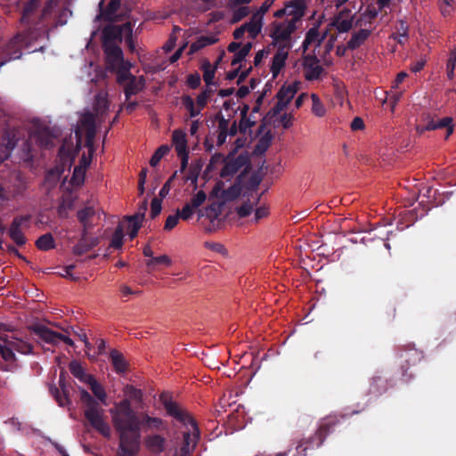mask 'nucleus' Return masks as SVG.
Segmentation results:
<instances>
[{
	"label": "nucleus",
	"mask_w": 456,
	"mask_h": 456,
	"mask_svg": "<svg viewBox=\"0 0 456 456\" xmlns=\"http://www.w3.org/2000/svg\"><path fill=\"white\" fill-rule=\"evenodd\" d=\"M258 198L255 201L251 202H244L240 207L237 208V214L240 217H246L250 215L252 212L254 206L256 204Z\"/></svg>",
	"instance_id": "53"
},
{
	"label": "nucleus",
	"mask_w": 456,
	"mask_h": 456,
	"mask_svg": "<svg viewBox=\"0 0 456 456\" xmlns=\"http://www.w3.org/2000/svg\"><path fill=\"white\" fill-rule=\"evenodd\" d=\"M296 29L297 25L286 20L282 22H273L270 37L273 38V42L279 44V45L287 43L291 44V35Z\"/></svg>",
	"instance_id": "13"
},
{
	"label": "nucleus",
	"mask_w": 456,
	"mask_h": 456,
	"mask_svg": "<svg viewBox=\"0 0 456 456\" xmlns=\"http://www.w3.org/2000/svg\"><path fill=\"white\" fill-rule=\"evenodd\" d=\"M144 86L145 79L142 76L139 77H133V78L126 84L124 88L126 101H128L132 95L137 94L142 91Z\"/></svg>",
	"instance_id": "28"
},
{
	"label": "nucleus",
	"mask_w": 456,
	"mask_h": 456,
	"mask_svg": "<svg viewBox=\"0 0 456 456\" xmlns=\"http://www.w3.org/2000/svg\"><path fill=\"white\" fill-rule=\"evenodd\" d=\"M169 151V147L167 145H161L157 149V151L154 152V154L151 156L150 159V165L151 167H156L161 159L167 154Z\"/></svg>",
	"instance_id": "48"
},
{
	"label": "nucleus",
	"mask_w": 456,
	"mask_h": 456,
	"mask_svg": "<svg viewBox=\"0 0 456 456\" xmlns=\"http://www.w3.org/2000/svg\"><path fill=\"white\" fill-rule=\"evenodd\" d=\"M4 132H17L15 139V147L21 142L19 151L20 159L24 162H32L35 158L36 149L33 147L35 142L39 148H52L54 145L55 135L51 132L49 127H41L28 134L23 128L7 127Z\"/></svg>",
	"instance_id": "4"
},
{
	"label": "nucleus",
	"mask_w": 456,
	"mask_h": 456,
	"mask_svg": "<svg viewBox=\"0 0 456 456\" xmlns=\"http://www.w3.org/2000/svg\"><path fill=\"white\" fill-rule=\"evenodd\" d=\"M299 88V82H293L289 85H283L276 94L277 100L283 101L287 102V105L290 102V101L294 98Z\"/></svg>",
	"instance_id": "31"
},
{
	"label": "nucleus",
	"mask_w": 456,
	"mask_h": 456,
	"mask_svg": "<svg viewBox=\"0 0 456 456\" xmlns=\"http://www.w3.org/2000/svg\"><path fill=\"white\" fill-rule=\"evenodd\" d=\"M371 32L372 28H361L358 31L354 32L350 40L347 42L348 49L351 51L358 49L370 37Z\"/></svg>",
	"instance_id": "24"
},
{
	"label": "nucleus",
	"mask_w": 456,
	"mask_h": 456,
	"mask_svg": "<svg viewBox=\"0 0 456 456\" xmlns=\"http://www.w3.org/2000/svg\"><path fill=\"white\" fill-rule=\"evenodd\" d=\"M172 261L170 257L167 255H162L159 256H153L151 259H149L146 263L148 267H152L156 265H164L167 266H169L171 265Z\"/></svg>",
	"instance_id": "52"
},
{
	"label": "nucleus",
	"mask_w": 456,
	"mask_h": 456,
	"mask_svg": "<svg viewBox=\"0 0 456 456\" xmlns=\"http://www.w3.org/2000/svg\"><path fill=\"white\" fill-rule=\"evenodd\" d=\"M129 68L130 64L125 62L114 69L117 72V81L118 84L123 85L126 82L127 83L134 77L130 73Z\"/></svg>",
	"instance_id": "43"
},
{
	"label": "nucleus",
	"mask_w": 456,
	"mask_h": 456,
	"mask_svg": "<svg viewBox=\"0 0 456 456\" xmlns=\"http://www.w3.org/2000/svg\"><path fill=\"white\" fill-rule=\"evenodd\" d=\"M30 329L35 335L47 344L57 345L59 342L62 341L68 346H74V342L71 338L53 331L43 324H35Z\"/></svg>",
	"instance_id": "11"
},
{
	"label": "nucleus",
	"mask_w": 456,
	"mask_h": 456,
	"mask_svg": "<svg viewBox=\"0 0 456 456\" xmlns=\"http://www.w3.org/2000/svg\"><path fill=\"white\" fill-rule=\"evenodd\" d=\"M160 399L168 416L185 427L188 425L191 426V429L183 432V439L175 454V456H190L194 451L200 438V429L195 419L187 410L183 409L172 399L165 398L164 395H161Z\"/></svg>",
	"instance_id": "3"
},
{
	"label": "nucleus",
	"mask_w": 456,
	"mask_h": 456,
	"mask_svg": "<svg viewBox=\"0 0 456 456\" xmlns=\"http://www.w3.org/2000/svg\"><path fill=\"white\" fill-rule=\"evenodd\" d=\"M102 45H116L115 41H122L121 29L118 25H107L103 28L102 33Z\"/></svg>",
	"instance_id": "25"
},
{
	"label": "nucleus",
	"mask_w": 456,
	"mask_h": 456,
	"mask_svg": "<svg viewBox=\"0 0 456 456\" xmlns=\"http://www.w3.org/2000/svg\"><path fill=\"white\" fill-rule=\"evenodd\" d=\"M69 370L76 379H79L83 383H86L89 380V378L93 377V375L86 372L84 367L77 360H73L69 362Z\"/></svg>",
	"instance_id": "37"
},
{
	"label": "nucleus",
	"mask_w": 456,
	"mask_h": 456,
	"mask_svg": "<svg viewBox=\"0 0 456 456\" xmlns=\"http://www.w3.org/2000/svg\"><path fill=\"white\" fill-rule=\"evenodd\" d=\"M382 10H379V7L376 8L373 5H368L363 12H362L359 18L355 20V27H362V26H371L372 21L378 17L379 12Z\"/></svg>",
	"instance_id": "23"
},
{
	"label": "nucleus",
	"mask_w": 456,
	"mask_h": 456,
	"mask_svg": "<svg viewBox=\"0 0 456 456\" xmlns=\"http://www.w3.org/2000/svg\"><path fill=\"white\" fill-rule=\"evenodd\" d=\"M453 119L451 117H445L442 119L436 120L435 116L430 112H423L416 125V132L422 134L425 131H432L441 128H446L445 139L453 133Z\"/></svg>",
	"instance_id": "10"
},
{
	"label": "nucleus",
	"mask_w": 456,
	"mask_h": 456,
	"mask_svg": "<svg viewBox=\"0 0 456 456\" xmlns=\"http://www.w3.org/2000/svg\"><path fill=\"white\" fill-rule=\"evenodd\" d=\"M249 14V9L247 6L239 7L233 12L232 23H237Z\"/></svg>",
	"instance_id": "57"
},
{
	"label": "nucleus",
	"mask_w": 456,
	"mask_h": 456,
	"mask_svg": "<svg viewBox=\"0 0 456 456\" xmlns=\"http://www.w3.org/2000/svg\"><path fill=\"white\" fill-rule=\"evenodd\" d=\"M126 219L127 220V229H134L136 225L142 226V223L143 221V214H134L133 216H126Z\"/></svg>",
	"instance_id": "56"
},
{
	"label": "nucleus",
	"mask_w": 456,
	"mask_h": 456,
	"mask_svg": "<svg viewBox=\"0 0 456 456\" xmlns=\"http://www.w3.org/2000/svg\"><path fill=\"white\" fill-rule=\"evenodd\" d=\"M311 98H312V102H313V106H312V111L313 113L317 116V117H323L326 113V109L324 107V105L322 103V102L320 101L319 97L313 94L311 95Z\"/></svg>",
	"instance_id": "49"
},
{
	"label": "nucleus",
	"mask_w": 456,
	"mask_h": 456,
	"mask_svg": "<svg viewBox=\"0 0 456 456\" xmlns=\"http://www.w3.org/2000/svg\"><path fill=\"white\" fill-rule=\"evenodd\" d=\"M303 68L305 77L308 81L316 80L323 72V68L319 65V60L315 55H306L304 58Z\"/></svg>",
	"instance_id": "19"
},
{
	"label": "nucleus",
	"mask_w": 456,
	"mask_h": 456,
	"mask_svg": "<svg viewBox=\"0 0 456 456\" xmlns=\"http://www.w3.org/2000/svg\"><path fill=\"white\" fill-rule=\"evenodd\" d=\"M113 426L118 435L128 438H136L137 445L141 444V430L162 431L166 428L165 422L159 417H151L142 412L140 415L132 408L128 398L121 400L110 410Z\"/></svg>",
	"instance_id": "1"
},
{
	"label": "nucleus",
	"mask_w": 456,
	"mask_h": 456,
	"mask_svg": "<svg viewBox=\"0 0 456 456\" xmlns=\"http://www.w3.org/2000/svg\"><path fill=\"white\" fill-rule=\"evenodd\" d=\"M120 5L121 0H110V3L107 4L106 8L102 12V15L104 20L109 21H116L126 16V12L122 15H118L117 13L120 8Z\"/></svg>",
	"instance_id": "29"
},
{
	"label": "nucleus",
	"mask_w": 456,
	"mask_h": 456,
	"mask_svg": "<svg viewBox=\"0 0 456 456\" xmlns=\"http://www.w3.org/2000/svg\"><path fill=\"white\" fill-rule=\"evenodd\" d=\"M166 439L159 435H151L145 437V447L153 453H160L165 449Z\"/></svg>",
	"instance_id": "30"
},
{
	"label": "nucleus",
	"mask_w": 456,
	"mask_h": 456,
	"mask_svg": "<svg viewBox=\"0 0 456 456\" xmlns=\"http://www.w3.org/2000/svg\"><path fill=\"white\" fill-rule=\"evenodd\" d=\"M207 195L203 191H199L190 201V205L194 208H198L200 207L206 200Z\"/></svg>",
	"instance_id": "58"
},
{
	"label": "nucleus",
	"mask_w": 456,
	"mask_h": 456,
	"mask_svg": "<svg viewBox=\"0 0 456 456\" xmlns=\"http://www.w3.org/2000/svg\"><path fill=\"white\" fill-rule=\"evenodd\" d=\"M290 47L291 44L288 43L278 46V49L272 59L270 69L273 78H276L281 69L284 68L289 55L288 50L290 49Z\"/></svg>",
	"instance_id": "18"
},
{
	"label": "nucleus",
	"mask_w": 456,
	"mask_h": 456,
	"mask_svg": "<svg viewBox=\"0 0 456 456\" xmlns=\"http://www.w3.org/2000/svg\"><path fill=\"white\" fill-rule=\"evenodd\" d=\"M346 415H330L322 419L316 432L306 439H302L297 446V452L301 456H306L308 450L319 448L324 442L326 436L334 430V428L340 424V420Z\"/></svg>",
	"instance_id": "8"
},
{
	"label": "nucleus",
	"mask_w": 456,
	"mask_h": 456,
	"mask_svg": "<svg viewBox=\"0 0 456 456\" xmlns=\"http://www.w3.org/2000/svg\"><path fill=\"white\" fill-rule=\"evenodd\" d=\"M172 141L175 144L177 155H182V153L188 152L186 134L183 131L175 130L173 132Z\"/></svg>",
	"instance_id": "38"
},
{
	"label": "nucleus",
	"mask_w": 456,
	"mask_h": 456,
	"mask_svg": "<svg viewBox=\"0 0 456 456\" xmlns=\"http://www.w3.org/2000/svg\"><path fill=\"white\" fill-rule=\"evenodd\" d=\"M106 64L110 69H116L125 63L122 49L116 45H102Z\"/></svg>",
	"instance_id": "17"
},
{
	"label": "nucleus",
	"mask_w": 456,
	"mask_h": 456,
	"mask_svg": "<svg viewBox=\"0 0 456 456\" xmlns=\"http://www.w3.org/2000/svg\"><path fill=\"white\" fill-rule=\"evenodd\" d=\"M162 209V199L153 198L151 204V217L152 219L156 218L161 212Z\"/></svg>",
	"instance_id": "55"
},
{
	"label": "nucleus",
	"mask_w": 456,
	"mask_h": 456,
	"mask_svg": "<svg viewBox=\"0 0 456 456\" xmlns=\"http://www.w3.org/2000/svg\"><path fill=\"white\" fill-rule=\"evenodd\" d=\"M33 346L21 339L12 338L6 335L0 336V354L4 362H0V370L4 371H12L17 367V358L14 352L22 354L32 353Z\"/></svg>",
	"instance_id": "6"
},
{
	"label": "nucleus",
	"mask_w": 456,
	"mask_h": 456,
	"mask_svg": "<svg viewBox=\"0 0 456 456\" xmlns=\"http://www.w3.org/2000/svg\"><path fill=\"white\" fill-rule=\"evenodd\" d=\"M396 354L399 359L403 379L404 382H409L413 379V374L410 373L409 370L421 362L424 358V354L417 349L414 344L408 343L398 346Z\"/></svg>",
	"instance_id": "9"
},
{
	"label": "nucleus",
	"mask_w": 456,
	"mask_h": 456,
	"mask_svg": "<svg viewBox=\"0 0 456 456\" xmlns=\"http://www.w3.org/2000/svg\"><path fill=\"white\" fill-rule=\"evenodd\" d=\"M354 25V16H348V12L341 11L335 16L332 26H334L339 33L348 32Z\"/></svg>",
	"instance_id": "22"
},
{
	"label": "nucleus",
	"mask_w": 456,
	"mask_h": 456,
	"mask_svg": "<svg viewBox=\"0 0 456 456\" xmlns=\"http://www.w3.org/2000/svg\"><path fill=\"white\" fill-rule=\"evenodd\" d=\"M217 40L214 36H201L191 45L189 53L192 54L206 46L214 45Z\"/></svg>",
	"instance_id": "39"
},
{
	"label": "nucleus",
	"mask_w": 456,
	"mask_h": 456,
	"mask_svg": "<svg viewBox=\"0 0 456 456\" xmlns=\"http://www.w3.org/2000/svg\"><path fill=\"white\" fill-rule=\"evenodd\" d=\"M240 193V189L237 185H232L227 190L223 191V196L227 200H232L236 199Z\"/></svg>",
	"instance_id": "61"
},
{
	"label": "nucleus",
	"mask_w": 456,
	"mask_h": 456,
	"mask_svg": "<svg viewBox=\"0 0 456 456\" xmlns=\"http://www.w3.org/2000/svg\"><path fill=\"white\" fill-rule=\"evenodd\" d=\"M409 27L406 21L400 20L396 27V32L391 35V37L395 39L398 44L403 45L408 40Z\"/></svg>",
	"instance_id": "41"
},
{
	"label": "nucleus",
	"mask_w": 456,
	"mask_h": 456,
	"mask_svg": "<svg viewBox=\"0 0 456 456\" xmlns=\"http://www.w3.org/2000/svg\"><path fill=\"white\" fill-rule=\"evenodd\" d=\"M17 132H3L0 141V164L7 159L15 148Z\"/></svg>",
	"instance_id": "20"
},
{
	"label": "nucleus",
	"mask_w": 456,
	"mask_h": 456,
	"mask_svg": "<svg viewBox=\"0 0 456 456\" xmlns=\"http://www.w3.org/2000/svg\"><path fill=\"white\" fill-rule=\"evenodd\" d=\"M80 401L84 406V414L90 425L105 437L110 436V425L104 420V411L85 388L80 389Z\"/></svg>",
	"instance_id": "7"
},
{
	"label": "nucleus",
	"mask_w": 456,
	"mask_h": 456,
	"mask_svg": "<svg viewBox=\"0 0 456 456\" xmlns=\"http://www.w3.org/2000/svg\"><path fill=\"white\" fill-rule=\"evenodd\" d=\"M86 384L89 385L94 395L103 404H106L107 394L103 387L100 383H98L95 378L94 376L92 378H89V380Z\"/></svg>",
	"instance_id": "40"
},
{
	"label": "nucleus",
	"mask_w": 456,
	"mask_h": 456,
	"mask_svg": "<svg viewBox=\"0 0 456 456\" xmlns=\"http://www.w3.org/2000/svg\"><path fill=\"white\" fill-rule=\"evenodd\" d=\"M387 380L381 376H374L370 384L369 394L379 396L387 390Z\"/></svg>",
	"instance_id": "35"
},
{
	"label": "nucleus",
	"mask_w": 456,
	"mask_h": 456,
	"mask_svg": "<svg viewBox=\"0 0 456 456\" xmlns=\"http://www.w3.org/2000/svg\"><path fill=\"white\" fill-rule=\"evenodd\" d=\"M100 238L90 237L88 239H79L77 243L73 247V253L76 256H82L99 245Z\"/></svg>",
	"instance_id": "27"
},
{
	"label": "nucleus",
	"mask_w": 456,
	"mask_h": 456,
	"mask_svg": "<svg viewBox=\"0 0 456 456\" xmlns=\"http://www.w3.org/2000/svg\"><path fill=\"white\" fill-rule=\"evenodd\" d=\"M53 5V0H47L43 8H41L40 0H29L25 3L20 20L28 28L20 33L30 39L33 45L39 37L47 32L48 20L52 16Z\"/></svg>",
	"instance_id": "2"
},
{
	"label": "nucleus",
	"mask_w": 456,
	"mask_h": 456,
	"mask_svg": "<svg viewBox=\"0 0 456 456\" xmlns=\"http://www.w3.org/2000/svg\"><path fill=\"white\" fill-rule=\"evenodd\" d=\"M24 50L30 53L37 51V48L20 32L10 38L0 37V68L7 62L20 59Z\"/></svg>",
	"instance_id": "5"
},
{
	"label": "nucleus",
	"mask_w": 456,
	"mask_h": 456,
	"mask_svg": "<svg viewBox=\"0 0 456 456\" xmlns=\"http://www.w3.org/2000/svg\"><path fill=\"white\" fill-rule=\"evenodd\" d=\"M36 246L43 251L50 250L55 248L54 239L50 232L45 233L36 240Z\"/></svg>",
	"instance_id": "42"
},
{
	"label": "nucleus",
	"mask_w": 456,
	"mask_h": 456,
	"mask_svg": "<svg viewBox=\"0 0 456 456\" xmlns=\"http://www.w3.org/2000/svg\"><path fill=\"white\" fill-rule=\"evenodd\" d=\"M72 208V201L70 200H62L57 208V213L61 217L67 216V210Z\"/></svg>",
	"instance_id": "62"
},
{
	"label": "nucleus",
	"mask_w": 456,
	"mask_h": 456,
	"mask_svg": "<svg viewBox=\"0 0 456 456\" xmlns=\"http://www.w3.org/2000/svg\"><path fill=\"white\" fill-rule=\"evenodd\" d=\"M187 85L191 89H196L200 86V76L199 73L195 72L192 74H190L187 77Z\"/></svg>",
	"instance_id": "64"
},
{
	"label": "nucleus",
	"mask_w": 456,
	"mask_h": 456,
	"mask_svg": "<svg viewBox=\"0 0 456 456\" xmlns=\"http://www.w3.org/2000/svg\"><path fill=\"white\" fill-rule=\"evenodd\" d=\"M30 329L35 335L47 344L57 345L59 342L62 341L68 346H74V342L71 338L53 331L43 324H35Z\"/></svg>",
	"instance_id": "12"
},
{
	"label": "nucleus",
	"mask_w": 456,
	"mask_h": 456,
	"mask_svg": "<svg viewBox=\"0 0 456 456\" xmlns=\"http://www.w3.org/2000/svg\"><path fill=\"white\" fill-rule=\"evenodd\" d=\"M95 215V210L93 207H86L77 211V216L80 223L89 220Z\"/></svg>",
	"instance_id": "54"
},
{
	"label": "nucleus",
	"mask_w": 456,
	"mask_h": 456,
	"mask_svg": "<svg viewBox=\"0 0 456 456\" xmlns=\"http://www.w3.org/2000/svg\"><path fill=\"white\" fill-rule=\"evenodd\" d=\"M182 103L183 107L189 111L191 118H194L200 115L202 109L195 107L194 101L190 95H183L182 97Z\"/></svg>",
	"instance_id": "45"
},
{
	"label": "nucleus",
	"mask_w": 456,
	"mask_h": 456,
	"mask_svg": "<svg viewBox=\"0 0 456 456\" xmlns=\"http://www.w3.org/2000/svg\"><path fill=\"white\" fill-rule=\"evenodd\" d=\"M28 189L26 177L20 172H13L8 179V191L12 199L23 197Z\"/></svg>",
	"instance_id": "16"
},
{
	"label": "nucleus",
	"mask_w": 456,
	"mask_h": 456,
	"mask_svg": "<svg viewBox=\"0 0 456 456\" xmlns=\"http://www.w3.org/2000/svg\"><path fill=\"white\" fill-rule=\"evenodd\" d=\"M110 359L113 365L114 370L118 374H123L126 372L128 368V363L126 361L122 353H120L117 349H112L110 353Z\"/></svg>",
	"instance_id": "32"
},
{
	"label": "nucleus",
	"mask_w": 456,
	"mask_h": 456,
	"mask_svg": "<svg viewBox=\"0 0 456 456\" xmlns=\"http://www.w3.org/2000/svg\"><path fill=\"white\" fill-rule=\"evenodd\" d=\"M287 107V102L278 100L275 105L269 110L268 116L273 118L279 115Z\"/></svg>",
	"instance_id": "63"
},
{
	"label": "nucleus",
	"mask_w": 456,
	"mask_h": 456,
	"mask_svg": "<svg viewBox=\"0 0 456 456\" xmlns=\"http://www.w3.org/2000/svg\"><path fill=\"white\" fill-rule=\"evenodd\" d=\"M319 30L318 26L311 28L305 34V37L303 42V47L306 49L309 45L318 39Z\"/></svg>",
	"instance_id": "51"
},
{
	"label": "nucleus",
	"mask_w": 456,
	"mask_h": 456,
	"mask_svg": "<svg viewBox=\"0 0 456 456\" xmlns=\"http://www.w3.org/2000/svg\"><path fill=\"white\" fill-rule=\"evenodd\" d=\"M126 394L129 397L137 403L142 401L143 394L141 389L134 387V386H127L126 389Z\"/></svg>",
	"instance_id": "59"
},
{
	"label": "nucleus",
	"mask_w": 456,
	"mask_h": 456,
	"mask_svg": "<svg viewBox=\"0 0 456 456\" xmlns=\"http://www.w3.org/2000/svg\"><path fill=\"white\" fill-rule=\"evenodd\" d=\"M273 140V135L271 132L265 133L257 142L255 146V152L258 154L265 153L268 148L270 147Z\"/></svg>",
	"instance_id": "46"
},
{
	"label": "nucleus",
	"mask_w": 456,
	"mask_h": 456,
	"mask_svg": "<svg viewBox=\"0 0 456 456\" xmlns=\"http://www.w3.org/2000/svg\"><path fill=\"white\" fill-rule=\"evenodd\" d=\"M194 210L195 209L189 203H187L183 206L182 210H176V215L183 220H188L192 216Z\"/></svg>",
	"instance_id": "60"
},
{
	"label": "nucleus",
	"mask_w": 456,
	"mask_h": 456,
	"mask_svg": "<svg viewBox=\"0 0 456 456\" xmlns=\"http://www.w3.org/2000/svg\"><path fill=\"white\" fill-rule=\"evenodd\" d=\"M59 383H60L61 389L56 387H53L50 388V391H51L52 395H53V397L55 398V400L58 402L59 405L65 406L69 403V391L66 387L64 380L62 379V375H61V377H60Z\"/></svg>",
	"instance_id": "34"
},
{
	"label": "nucleus",
	"mask_w": 456,
	"mask_h": 456,
	"mask_svg": "<svg viewBox=\"0 0 456 456\" xmlns=\"http://www.w3.org/2000/svg\"><path fill=\"white\" fill-rule=\"evenodd\" d=\"M203 70V79L207 86L213 85V80L216 74V66H212L209 61H205L201 67Z\"/></svg>",
	"instance_id": "47"
},
{
	"label": "nucleus",
	"mask_w": 456,
	"mask_h": 456,
	"mask_svg": "<svg viewBox=\"0 0 456 456\" xmlns=\"http://www.w3.org/2000/svg\"><path fill=\"white\" fill-rule=\"evenodd\" d=\"M72 14L71 11L68 7H63L59 11L58 15L54 20V27L63 26L67 23L69 17Z\"/></svg>",
	"instance_id": "50"
},
{
	"label": "nucleus",
	"mask_w": 456,
	"mask_h": 456,
	"mask_svg": "<svg viewBox=\"0 0 456 456\" xmlns=\"http://www.w3.org/2000/svg\"><path fill=\"white\" fill-rule=\"evenodd\" d=\"M305 4L300 1H291L286 4V9H288L287 15L290 16L291 19L287 20L289 22H293V24L297 25V22L299 21L302 17L305 15Z\"/></svg>",
	"instance_id": "26"
},
{
	"label": "nucleus",
	"mask_w": 456,
	"mask_h": 456,
	"mask_svg": "<svg viewBox=\"0 0 456 456\" xmlns=\"http://www.w3.org/2000/svg\"><path fill=\"white\" fill-rule=\"evenodd\" d=\"M84 123L86 126L85 146L86 148H88V150L91 153H93L94 151V138H95V134H96V128H95L94 118L92 117H90V118H86Z\"/></svg>",
	"instance_id": "36"
},
{
	"label": "nucleus",
	"mask_w": 456,
	"mask_h": 456,
	"mask_svg": "<svg viewBox=\"0 0 456 456\" xmlns=\"http://www.w3.org/2000/svg\"><path fill=\"white\" fill-rule=\"evenodd\" d=\"M248 157L244 153H240L236 158L230 159V155L225 160L224 166L221 169L220 175L223 178L233 176L240 168L248 165Z\"/></svg>",
	"instance_id": "15"
},
{
	"label": "nucleus",
	"mask_w": 456,
	"mask_h": 456,
	"mask_svg": "<svg viewBox=\"0 0 456 456\" xmlns=\"http://www.w3.org/2000/svg\"><path fill=\"white\" fill-rule=\"evenodd\" d=\"M119 444L118 456H136L140 451L136 438H128L125 435H118Z\"/></svg>",
	"instance_id": "21"
},
{
	"label": "nucleus",
	"mask_w": 456,
	"mask_h": 456,
	"mask_svg": "<svg viewBox=\"0 0 456 456\" xmlns=\"http://www.w3.org/2000/svg\"><path fill=\"white\" fill-rule=\"evenodd\" d=\"M31 215L19 216L13 218L10 228L8 230V235L10 239L18 246L22 247L26 244L27 239L21 231V227L24 225L28 227V223L31 220Z\"/></svg>",
	"instance_id": "14"
},
{
	"label": "nucleus",
	"mask_w": 456,
	"mask_h": 456,
	"mask_svg": "<svg viewBox=\"0 0 456 456\" xmlns=\"http://www.w3.org/2000/svg\"><path fill=\"white\" fill-rule=\"evenodd\" d=\"M263 26V17L258 13H254L248 22L243 24L244 28L248 31L249 37L255 39L261 32Z\"/></svg>",
	"instance_id": "33"
},
{
	"label": "nucleus",
	"mask_w": 456,
	"mask_h": 456,
	"mask_svg": "<svg viewBox=\"0 0 456 456\" xmlns=\"http://www.w3.org/2000/svg\"><path fill=\"white\" fill-rule=\"evenodd\" d=\"M124 229L122 224H119L117 228L115 229L111 240L110 243V248H113L116 249H120L123 246V238H124Z\"/></svg>",
	"instance_id": "44"
}]
</instances>
